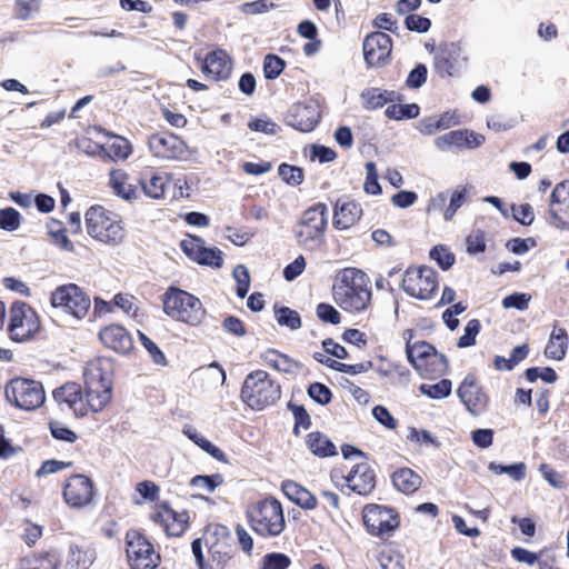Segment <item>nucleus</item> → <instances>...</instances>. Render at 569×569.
Segmentation results:
<instances>
[{"label":"nucleus","instance_id":"1","mask_svg":"<svg viewBox=\"0 0 569 569\" xmlns=\"http://www.w3.org/2000/svg\"><path fill=\"white\" fill-rule=\"evenodd\" d=\"M332 298L345 312L360 313L368 310L372 301L369 277L357 268L342 269L333 281Z\"/></svg>","mask_w":569,"mask_h":569},{"label":"nucleus","instance_id":"2","mask_svg":"<svg viewBox=\"0 0 569 569\" xmlns=\"http://www.w3.org/2000/svg\"><path fill=\"white\" fill-rule=\"evenodd\" d=\"M87 233L101 243L116 247L126 238L122 218L101 204L91 206L84 213Z\"/></svg>","mask_w":569,"mask_h":569},{"label":"nucleus","instance_id":"3","mask_svg":"<svg viewBox=\"0 0 569 569\" xmlns=\"http://www.w3.org/2000/svg\"><path fill=\"white\" fill-rule=\"evenodd\" d=\"M162 310L172 320L197 327L206 318V309L194 295L170 286L161 296Z\"/></svg>","mask_w":569,"mask_h":569},{"label":"nucleus","instance_id":"4","mask_svg":"<svg viewBox=\"0 0 569 569\" xmlns=\"http://www.w3.org/2000/svg\"><path fill=\"white\" fill-rule=\"evenodd\" d=\"M248 518L252 530L264 538L279 536L286 527L282 506L272 497L252 503Z\"/></svg>","mask_w":569,"mask_h":569},{"label":"nucleus","instance_id":"5","mask_svg":"<svg viewBox=\"0 0 569 569\" xmlns=\"http://www.w3.org/2000/svg\"><path fill=\"white\" fill-rule=\"evenodd\" d=\"M50 305L52 308L59 309L64 315L80 321L88 316L91 299L81 287L70 282L58 286L50 293Z\"/></svg>","mask_w":569,"mask_h":569},{"label":"nucleus","instance_id":"6","mask_svg":"<svg viewBox=\"0 0 569 569\" xmlns=\"http://www.w3.org/2000/svg\"><path fill=\"white\" fill-rule=\"evenodd\" d=\"M328 224V208L318 202L303 211L296 230V238L305 248L318 247L325 238Z\"/></svg>","mask_w":569,"mask_h":569},{"label":"nucleus","instance_id":"7","mask_svg":"<svg viewBox=\"0 0 569 569\" xmlns=\"http://www.w3.org/2000/svg\"><path fill=\"white\" fill-rule=\"evenodd\" d=\"M41 330L37 311L27 302L14 301L9 308L8 335L14 342H26Z\"/></svg>","mask_w":569,"mask_h":569},{"label":"nucleus","instance_id":"8","mask_svg":"<svg viewBox=\"0 0 569 569\" xmlns=\"http://www.w3.org/2000/svg\"><path fill=\"white\" fill-rule=\"evenodd\" d=\"M402 290L418 300H430L439 288L438 272L428 266L409 267L402 277Z\"/></svg>","mask_w":569,"mask_h":569},{"label":"nucleus","instance_id":"9","mask_svg":"<svg viewBox=\"0 0 569 569\" xmlns=\"http://www.w3.org/2000/svg\"><path fill=\"white\" fill-rule=\"evenodd\" d=\"M412 367L426 379H437L446 373L448 360L445 355L427 341H417L411 353L407 356Z\"/></svg>","mask_w":569,"mask_h":569},{"label":"nucleus","instance_id":"10","mask_svg":"<svg viewBox=\"0 0 569 569\" xmlns=\"http://www.w3.org/2000/svg\"><path fill=\"white\" fill-rule=\"evenodd\" d=\"M148 147L153 157L162 160L186 161L190 157L186 141L169 131L151 134Z\"/></svg>","mask_w":569,"mask_h":569},{"label":"nucleus","instance_id":"11","mask_svg":"<svg viewBox=\"0 0 569 569\" xmlns=\"http://www.w3.org/2000/svg\"><path fill=\"white\" fill-rule=\"evenodd\" d=\"M127 557L132 569H154L160 556L154 552L152 545L138 531L127 532Z\"/></svg>","mask_w":569,"mask_h":569},{"label":"nucleus","instance_id":"12","mask_svg":"<svg viewBox=\"0 0 569 569\" xmlns=\"http://www.w3.org/2000/svg\"><path fill=\"white\" fill-rule=\"evenodd\" d=\"M362 519L368 531L372 536L381 538L390 536L399 526V518L395 510L379 505L366 506L363 508Z\"/></svg>","mask_w":569,"mask_h":569},{"label":"nucleus","instance_id":"13","mask_svg":"<svg viewBox=\"0 0 569 569\" xmlns=\"http://www.w3.org/2000/svg\"><path fill=\"white\" fill-rule=\"evenodd\" d=\"M180 249L192 261L201 266L219 269L223 264V253L217 248H208L204 240L194 234H187L180 241Z\"/></svg>","mask_w":569,"mask_h":569},{"label":"nucleus","instance_id":"14","mask_svg":"<svg viewBox=\"0 0 569 569\" xmlns=\"http://www.w3.org/2000/svg\"><path fill=\"white\" fill-rule=\"evenodd\" d=\"M194 58L200 63V70L207 79L218 82L230 78L232 59L224 49L216 47L204 57L196 54Z\"/></svg>","mask_w":569,"mask_h":569},{"label":"nucleus","instance_id":"15","mask_svg":"<svg viewBox=\"0 0 569 569\" xmlns=\"http://www.w3.org/2000/svg\"><path fill=\"white\" fill-rule=\"evenodd\" d=\"M362 50L368 68H381L388 63L391 56L392 39L381 31L371 32L365 38Z\"/></svg>","mask_w":569,"mask_h":569},{"label":"nucleus","instance_id":"16","mask_svg":"<svg viewBox=\"0 0 569 569\" xmlns=\"http://www.w3.org/2000/svg\"><path fill=\"white\" fill-rule=\"evenodd\" d=\"M113 363L108 358L88 362L83 371L84 391H112Z\"/></svg>","mask_w":569,"mask_h":569},{"label":"nucleus","instance_id":"17","mask_svg":"<svg viewBox=\"0 0 569 569\" xmlns=\"http://www.w3.org/2000/svg\"><path fill=\"white\" fill-rule=\"evenodd\" d=\"M93 497V483L83 475L70 477L63 488V498L67 505L73 508H83Z\"/></svg>","mask_w":569,"mask_h":569},{"label":"nucleus","instance_id":"18","mask_svg":"<svg viewBox=\"0 0 569 569\" xmlns=\"http://www.w3.org/2000/svg\"><path fill=\"white\" fill-rule=\"evenodd\" d=\"M137 181L146 197L160 200L166 197L172 176L156 168H146L139 173Z\"/></svg>","mask_w":569,"mask_h":569},{"label":"nucleus","instance_id":"19","mask_svg":"<svg viewBox=\"0 0 569 569\" xmlns=\"http://www.w3.org/2000/svg\"><path fill=\"white\" fill-rule=\"evenodd\" d=\"M98 337L103 347L120 355L130 353L134 347L130 332L118 323H110L102 327Z\"/></svg>","mask_w":569,"mask_h":569},{"label":"nucleus","instance_id":"20","mask_svg":"<svg viewBox=\"0 0 569 569\" xmlns=\"http://www.w3.org/2000/svg\"><path fill=\"white\" fill-rule=\"evenodd\" d=\"M549 212L555 227L569 229V181H562L553 188Z\"/></svg>","mask_w":569,"mask_h":569},{"label":"nucleus","instance_id":"21","mask_svg":"<svg viewBox=\"0 0 569 569\" xmlns=\"http://www.w3.org/2000/svg\"><path fill=\"white\" fill-rule=\"evenodd\" d=\"M321 113L316 103H296L287 113V124L292 128L309 132L319 123Z\"/></svg>","mask_w":569,"mask_h":569},{"label":"nucleus","instance_id":"22","mask_svg":"<svg viewBox=\"0 0 569 569\" xmlns=\"http://www.w3.org/2000/svg\"><path fill=\"white\" fill-rule=\"evenodd\" d=\"M362 214V207L356 200L338 199L333 204L332 226L337 230L350 229L360 221Z\"/></svg>","mask_w":569,"mask_h":569},{"label":"nucleus","instance_id":"23","mask_svg":"<svg viewBox=\"0 0 569 569\" xmlns=\"http://www.w3.org/2000/svg\"><path fill=\"white\" fill-rule=\"evenodd\" d=\"M74 412L84 416L90 409L93 412L101 411L111 400V393H68L63 398Z\"/></svg>","mask_w":569,"mask_h":569},{"label":"nucleus","instance_id":"24","mask_svg":"<svg viewBox=\"0 0 569 569\" xmlns=\"http://www.w3.org/2000/svg\"><path fill=\"white\" fill-rule=\"evenodd\" d=\"M346 482L353 492L368 496L376 487V475L368 463H358L346 477Z\"/></svg>","mask_w":569,"mask_h":569},{"label":"nucleus","instance_id":"25","mask_svg":"<svg viewBox=\"0 0 569 569\" xmlns=\"http://www.w3.org/2000/svg\"><path fill=\"white\" fill-rule=\"evenodd\" d=\"M151 519L160 523L169 536L176 537L183 533L188 523V515L186 512L178 513L166 503L158 507L151 515Z\"/></svg>","mask_w":569,"mask_h":569},{"label":"nucleus","instance_id":"26","mask_svg":"<svg viewBox=\"0 0 569 569\" xmlns=\"http://www.w3.org/2000/svg\"><path fill=\"white\" fill-rule=\"evenodd\" d=\"M460 56V48L453 42L440 43L433 57L435 71L441 78L455 74V64Z\"/></svg>","mask_w":569,"mask_h":569},{"label":"nucleus","instance_id":"27","mask_svg":"<svg viewBox=\"0 0 569 569\" xmlns=\"http://www.w3.org/2000/svg\"><path fill=\"white\" fill-rule=\"evenodd\" d=\"M482 141L483 137L481 134L468 130H452L438 137L435 143L437 148L445 150L451 146L458 148H475L480 146Z\"/></svg>","mask_w":569,"mask_h":569},{"label":"nucleus","instance_id":"28","mask_svg":"<svg viewBox=\"0 0 569 569\" xmlns=\"http://www.w3.org/2000/svg\"><path fill=\"white\" fill-rule=\"evenodd\" d=\"M281 489L289 500H291L302 509L312 510L318 505L316 496H313L308 489H306L305 487L300 486L295 481H283Z\"/></svg>","mask_w":569,"mask_h":569},{"label":"nucleus","instance_id":"29","mask_svg":"<svg viewBox=\"0 0 569 569\" xmlns=\"http://www.w3.org/2000/svg\"><path fill=\"white\" fill-rule=\"evenodd\" d=\"M97 148L98 156L109 161L126 160L132 153L129 140L120 136H116L107 144H99Z\"/></svg>","mask_w":569,"mask_h":569},{"label":"nucleus","instance_id":"30","mask_svg":"<svg viewBox=\"0 0 569 569\" xmlns=\"http://www.w3.org/2000/svg\"><path fill=\"white\" fill-rule=\"evenodd\" d=\"M129 174L122 169H113L109 174V184L113 192L128 201L138 199L139 190L136 184L129 182Z\"/></svg>","mask_w":569,"mask_h":569},{"label":"nucleus","instance_id":"31","mask_svg":"<svg viewBox=\"0 0 569 569\" xmlns=\"http://www.w3.org/2000/svg\"><path fill=\"white\" fill-rule=\"evenodd\" d=\"M262 360L267 366L284 373H298L302 370V365L274 349L266 350Z\"/></svg>","mask_w":569,"mask_h":569},{"label":"nucleus","instance_id":"32","mask_svg":"<svg viewBox=\"0 0 569 569\" xmlns=\"http://www.w3.org/2000/svg\"><path fill=\"white\" fill-rule=\"evenodd\" d=\"M60 558L57 551L32 553L20 559L18 569H58Z\"/></svg>","mask_w":569,"mask_h":569},{"label":"nucleus","instance_id":"33","mask_svg":"<svg viewBox=\"0 0 569 569\" xmlns=\"http://www.w3.org/2000/svg\"><path fill=\"white\" fill-rule=\"evenodd\" d=\"M97 559L93 548H81L72 545L69 548V556L66 562L67 569H90Z\"/></svg>","mask_w":569,"mask_h":569},{"label":"nucleus","instance_id":"34","mask_svg":"<svg viewBox=\"0 0 569 569\" xmlns=\"http://www.w3.org/2000/svg\"><path fill=\"white\" fill-rule=\"evenodd\" d=\"M392 483L397 490L410 495L416 492L421 483V477L410 468H401L393 472Z\"/></svg>","mask_w":569,"mask_h":569},{"label":"nucleus","instance_id":"35","mask_svg":"<svg viewBox=\"0 0 569 569\" xmlns=\"http://www.w3.org/2000/svg\"><path fill=\"white\" fill-rule=\"evenodd\" d=\"M568 348V336L563 328L553 329L545 349V355L549 359L562 360Z\"/></svg>","mask_w":569,"mask_h":569},{"label":"nucleus","instance_id":"36","mask_svg":"<svg viewBox=\"0 0 569 569\" xmlns=\"http://www.w3.org/2000/svg\"><path fill=\"white\" fill-rule=\"evenodd\" d=\"M307 446L311 452L319 457L337 455L336 446L321 432H310L307 437Z\"/></svg>","mask_w":569,"mask_h":569},{"label":"nucleus","instance_id":"37","mask_svg":"<svg viewBox=\"0 0 569 569\" xmlns=\"http://www.w3.org/2000/svg\"><path fill=\"white\" fill-rule=\"evenodd\" d=\"M46 393H4L8 402L27 411L41 407L46 401Z\"/></svg>","mask_w":569,"mask_h":569},{"label":"nucleus","instance_id":"38","mask_svg":"<svg viewBox=\"0 0 569 569\" xmlns=\"http://www.w3.org/2000/svg\"><path fill=\"white\" fill-rule=\"evenodd\" d=\"M273 381L264 370H256L247 376L241 391H272Z\"/></svg>","mask_w":569,"mask_h":569},{"label":"nucleus","instance_id":"39","mask_svg":"<svg viewBox=\"0 0 569 569\" xmlns=\"http://www.w3.org/2000/svg\"><path fill=\"white\" fill-rule=\"evenodd\" d=\"M183 433L192 440L196 445H198L202 450L208 452L210 456L216 458L217 460L223 461L224 460V453L214 445H212L209 440H207L204 437H202L198 431L191 427L186 426L183 428Z\"/></svg>","mask_w":569,"mask_h":569},{"label":"nucleus","instance_id":"40","mask_svg":"<svg viewBox=\"0 0 569 569\" xmlns=\"http://www.w3.org/2000/svg\"><path fill=\"white\" fill-rule=\"evenodd\" d=\"M419 112L420 108L417 103H392L385 110L386 117L393 120L415 119Z\"/></svg>","mask_w":569,"mask_h":569},{"label":"nucleus","instance_id":"41","mask_svg":"<svg viewBox=\"0 0 569 569\" xmlns=\"http://www.w3.org/2000/svg\"><path fill=\"white\" fill-rule=\"evenodd\" d=\"M274 316L277 322L280 326L287 327L291 330H297L301 327V317L298 311L289 308V307H278L274 306Z\"/></svg>","mask_w":569,"mask_h":569},{"label":"nucleus","instance_id":"42","mask_svg":"<svg viewBox=\"0 0 569 569\" xmlns=\"http://www.w3.org/2000/svg\"><path fill=\"white\" fill-rule=\"evenodd\" d=\"M458 396L467 410L473 416L481 415L487 408V393H458Z\"/></svg>","mask_w":569,"mask_h":569},{"label":"nucleus","instance_id":"43","mask_svg":"<svg viewBox=\"0 0 569 569\" xmlns=\"http://www.w3.org/2000/svg\"><path fill=\"white\" fill-rule=\"evenodd\" d=\"M286 68V61L277 54L269 53L263 59V74L268 80L278 78Z\"/></svg>","mask_w":569,"mask_h":569},{"label":"nucleus","instance_id":"44","mask_svg":"<svg viewBox=\"0 0 569 569\" xmlns=\"http://www.w3.org/2000/svg\"><path fill=\"white\" fill-rule=\"evenodd\" d=\"M467 196L468 191L466 187H459L451 192L449 204L443 211V218L446 221H450L458 209L465 204L467 201Z\"/></svg>","mask_w":569,"mask_h":569},{"label":"nucleus","instance_id":"45","mask_svg":"<svg viewBox=\"0 0 569 569\" xmlns=\"http://www.w3.org/2000/svg\"><path fill=\"white\" fill-rule=\"evenodd\" d=\"M222 482V476L214 473L211 476H196L190 480V486L203 492H212L216 488L221 486Z\"/></svg>","mask_w":569,"mask_h":569},{"label":"nucleus","instance_id":"46","mask_svg":"<svg viewBox=\"0 0 569 569\" xmlns=\"http://www.w3.org/2000/svg\"><path fill=\"white\" fill-rule=\"evenodd\" d=\"M48 233L52 237L56 244L63 249H71L72 242L67 237V230L62 227L61 221L57 219H50L47 224Z\"/></svg>","mask_w":569,"mask_h":569},{"label":"nucleus","instance_id":"47","mask_svg":"<svg viewBox=\"0 0 569 569\" xmlns=\"http://www.w3.org/2000/svg\"><path fill=\"white\" fill-rule=\"evenodd\" d=\"M280 178L290 186H299L305 179L303 170L299 167L281 163L278 168Z\"/></svg>","mask_w":569,"mask_h":569},{"label":"nucleus","instance_id":"48","mask_svg":"<svg viewBox=\"0 0 569 569\" xmlns=\"http://www.w3.org/2000/svg\"><path fill=\"white\" fill-rule=\"evenodd\" d=\"M4 391H44L43 385L40 381L16 377L11 379Z\"/></svg>","mask_w":569,"mask_h":569},{"label":"nucleus","instance_id":"49","mask_svg":"<svg viewBox=\"0 0 569 569\" xmlns=\"http://www.w3.org/2000/svg\"><path fill=\"white\" fill-rule=\"evenodd\" d=\"M239 397L243 403L253 410H262L276 401L274 397L267 396V393H239Z\"/></svg>","mask_w":569,"mask_h":569},{"label":"nucleus","instance_id":"50","mask_svg":"<svg viewBox=\"0 0 569 569\" xmlns=\"http://www.w3.org/2000/svg\"><path fill=\"white\" fill-rule=\"evenodd\" d=\"M363 107L368 110L382 108L386 104V98L380 88H369L361 93Z\"/></svg>","mask_w":569,"mask_h":569},{"label":"nucleus","instance_id":"51","mask_svg":"<svg viewBox=\"0 0 569 569\" xmlns=\"http://www.w3.org/2000/svg\"><path fill=\"white\" fill-rule=\"evenodd\" d=\"M525 376H526V379L529 382H535L538 379H541L542 381H545L547 383H552V382H555L558 379L557 372L552 368H550V367H543V368L532 367V368H528L525 371Z\"/></svg>","mask_w":569,"mask_h":569},{"label":"nucleus","instance_id":"52","mask_svg":"<svg viewBox=\"0 0 569 569\" xmlns=\"http://www.w3.org/2000/svg\"><path fill=\"white\" fill-rule=\"evenodd\" d=\"M430 258L443 270H448L455 263V254L445 246L433 247L430 250Z\"/></svg>","mask_w":569,"mask_h":569},{"label":"nucleus","instance_id":"53","mask_svg":"<svg viewBox=\"0 0 569 569\" xmlns=\"http://www.w3.org/2000/svg\"><path fill=\"white\" fill-rule=\"evenodd\" d=\"M467 252L477 254L486 250V234L482 230L477 229L471 231L466 238Z\"/></svg>","mask_w":569,"mask_h":569},{"label":"nucleus","instance_id":"54","mask_svg":"<svg viewBox=\"0 0 569 569\" xmlns=\"http://www.w3.org/2000/svg\"><path fill=\"white\" fill-rule=\"evenodd\" d=\"M481 329L480 321L478 319H471L468 321L465 333L459 338L457 346L459 348L471 347L476 343V337Z\"/></svg>","mask_w":569,"mask_h":569},{"label":"nucleus","instance_id":"55","mask_svg":"<svg viewBox=\"0 0 569 569\" xmlns=\"http://www.w3.org/2000/svg\"><path fill=\"white\" fill-rule=\"evenodd\" d=\"M288 408L291 410L295 417L293 432L299 435V428L308 429L310 426V416L305 407L289 401Z\"/></svg>","mask_w":569,"mask_h":569},{"label":"nucleus","instance_id":"56","mask_svg":"<svg viewBox=\"0 0 569 569\" xmlns=\"http://www.w3.org/2000/svg\"><path fill=\"white\" fill-rule=\"evenodd\" d=\"M20 227V213L14 208L0 210V229L16 231Z\"/></svg>","mask_w":569,"mask_h":569},{"label":"nucleus","instance_id":"57","mask_svg":"<svg viewBox=\"0 0 569 569\" xmlns=\"http://www.w3.org/2000/svg\"><path fill=\"white\" fill-rule=\"evenodd\" d=\"M138 338L144 349L149 352L154 363L166 365L167 359L164 353L146 333L138 331Z\"/></svg>","mask_w":569,"mask_h":569},{"label":"nucleus","instance_id":"58","mask_svg":"<svg viewBox=\"0 0 569 569\" xmlns=\"http://www.w3.org/2000/svg\"><path fill=\"white\" fill-rule=\"evenodd\" d=\"M233 276L237 280V296L239 298H244L250 289V274L248 269L239 264L233 270Z\"/></svg>","mask_w":569,"mask_h":569},{"label":"nucleus","instance_id":"59","mask_svg":"<svg viewBox=\"0 0 569 569\" xmlns=\"http://www.w3.org/2000/svg\"><path fill=\"white\" fill-rule=\"evenodd\" d=\"M317 317L327 323L338 325L341 321L340 312L331 305L321 302L316 308Z\"/></svg>","mask_w":569,"mask_h":569},{"label":"nucleus","instance_id":"60","mask_svg":"<svg viewBox=\"0 0 569 569\" xmlns=\"http://www.w3.org/2000/svg\"><path fill=\"white\" fill-rule=\"evenodd\" d=\"M49 428L51 436L57 440L73 443L78 439V436L74 431H72L71 429H69L59 421L50 422Z\"/></svg>","mask_w":569,"mask_h":569},{"label":"nucleus","instance_id":"61","mask_svg":"<svg viewBox=\"0 0 569 569\" xmlns=\"http://www.w3.org/2000/svg\"><path fill=\"white\" fill-rule=\"evenodd\" d=\"M367 177L363 189L368 194H380L381 186L378 182V172L373 162H367L366 164Z\"/></svg>","mask_w":569,"mask_h":569},{"label":"nucleus","instance_id":"62","mask_svg":"<svg viewBox=\"0 0 569 569\" xmlns=\"http://www.w3.org/2000/svg\"><path fill=\"white\" fill-rule=\"evenodd\" d=\"M406 28L410 31H416L419 33L427 32L431 27L430 19L419 16V14H408L405 19Z\"/></svg>","mask_w":569,"mask_h":569},{"label":"nucleus","instance_id":"63","mask_svg":"<svg viewBox=\"0 0 569 569\" xmlns=\"http://www.w3.org/2000/svg\"><path fill=\"white\" fill-rule=\"evenodd\" d=\"M428 70L422 63H419L415 69L410 71L406 79V84L409 88H420L427 80Z\"/></svg>","mask_w":569,"mask_h":569},{"label":"nucleus","instance_id":"64","mask_svg":"<svg viewBox=\"0 0 569 569\" xmlns=\"http://www.w3.org/2000/svg\"><path fill=\"white\" fill-rule=\"evenodd\" d=\"M290 562L283 553H269L264 557L263 569H287Z\"/></svg>","mask_w":569,"mask_h":569}]
</instances>
